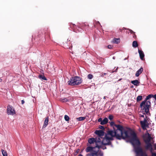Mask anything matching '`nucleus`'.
<instances>
[{
    "instance_id": "nucleus-37",
    "label": "nucleus",
    "mask_w": 156,
    "mask_h": 156,
    "mask_svg": "<svg viewBox=\"0 0 156 156\" xmlns=\"http://www.w3.org/2000/svg\"><path fill=\"white\" fill-rule=\"evenodd\" d=\"M102 119L101 118H99L98 120V121L99 122H100V123H101V122H102Z\"/></svg>"
},
{
    "instance_id": "nucleus-44",
    "label": "nucleus",
    "mask_w": 156,
    "mask_h": 156,
    "mask_svg": "<svg viewBox=\"0 0 156 156\" xmlns=\"http://www.w3.org/2000/svg\"><path fill=\"white\" fill-rule=\"evenodd\" d=\"M140 117L144 118V114L142 115H140Z\"/></svg>"
},
{
    "instance_id": "nucleus-53",
    "label": "nucleus",
    "mask_w": 156,
    "mask_h": 156,
    "mask_svg": "<svg viewBox=\"0 0 156 156\" xmlns=\"http://www.w3.org/2000/svg\"><path fill=\"white\" fill-rule=\"evenodd\" d=\"M2 80V79L0 78V82H1Z\"/></svg>"
},
{
    "instance_id": "nucleus-12",
    "label": "nucleus",
    "mask_w": 156,
    "mask_h": 156,
    "mask_svg": "<svg viewBox=\"0 0 156 156\" xmlns=\"http://www.w3.org/2000/svg\"><path fill=\"white\" fill-rule=\"evenodd\" d=\"M95 143L96 144V146H97V144H102V137H99L97 136V137H96L95 138Z\"/></svg>"
},
{
    "instance_id": "nucleus-47",
    "label": "nucleus",
    "mask_w": 156,
    "mask_h": 156,
    "mask_svg": "<svg viewBox=\"0 0 156 156\" xmlns=\"http://www.w3.org/2000/svg\"><path fill=\"white\" fill-rule=\"evenodd\" d=\"M118 68H116V69L114 71L115 72H116Z\"/></svg>"
},
{
    "instance_id": "nucleus-17",
    "label": "nucleus",
    "mask_w": 156,
    "mask_h": 156,
    "mask_svg": "<svg viewBox=\"0 0 156 156\" xmlns=\"http://www.w3.org/2000/svg\"><path fill=\"white\" fill-rule=\"evenodd\" d=\"M143 71V68L142 67H141L140 69H139L138 70H137L136 74L135 76L136 77H138L139 76V75L142 73V72Z\"/></svg>"
},
{
    "instance_id": "nucleus-30",
    "label": "nucleus",
    "mask_w": 156,
    "mask_h": 156,
    "mask_svg": "<svg viewBox=\"0 0 156 156\" xmlns=\"http://www.w3.org/2000/svg\"><path fill=\"white\" fill-rule=\"evenodd\" d=\"M142 97L141 96H138L136 98V101L138 102L142 100Z\"/></svg>"
},
{
    "instance_id": "nucleus-22",
    "label": "nucleus",
    "mask_w": 156,
    "mask_h": 156,
    "mask_svg": "<svg viewBox=\"0 0 156 156\" xmlns=\"http://www.w3.org/2000/svg\"><path fill=\"white\" fill-rule=\"evenodd\" d=\"M88 142L90 144H93L94 142L95 143V139L94 138H90L88 139Z\"/></svg>"
},
{
    "instance_id": "nucleus-43",
    "label": "nucleus",
    "mask_w": 156,
    "mask_h": 156,
    "mask_svg": "<svg viewBox=\"0 0 156 156\" xmlns=\"http://www.w3.org/2000/svg\"><path fill=\"white\" fill-rule=\"evenodd\" d=\"M25 102L24 100H22L21 101V103L22 104H23Z\"/></svg>"
},
{
    "instance_id": "nucleus-46",
    "label": "nucleus",
    "mask_w": 156,
    "mask_h": 156,
    "mask_svg": "<svg viewBox=\"0 0 156 156\" xmlns=\"http://www.w3.org/2000/svg\"><path fill=\"white\" fill-rule=\"evenodd\" d=\"M79 151H80V150H79V149H77V151H76V152H77V153H78V152H79Z\"/></svg>"
},
{
    "instance_id": "nucleus-2",
    "label": "nucleus",
    "mask_w": 156,
    "mask_h": 156,
    "mask_svg": "<svg viewBox=\"0 0 156 156\" xmlns=\"http://www.w3.org/2000/svg\"><path fill=\"white\" fill-rule=\"evenodd\" d=\"M82 81L81 78L76 76L71 78L68 82L69 85L73 86L79 85L82 83Z\"/></svg>"
},
{
    "instance_id": "nucleus-36",
    "label": "nucleus",
    "mask_w": 156,
    "mask_h": 156,
    "mask_svg": "<svg viewBox=\"0 0 156 156\" xmlns=\"http://www.w3.org/2000/svg\"><path fill=\"white\" fill-rule=\"evenodd\" d=\"M126 29L125 28L123 27L122 29H119V31L120 32H122V30H126Z\"/></svg>"
},
{
    "instance_id": "nucleus-49",
    "label": "nucleus",
    "mask_w": 156,
    "mask_h": 156,
    "mask_svg": "<svg viewBox=\"0 0 156 156\" xmlns=\"http://www.w3.org/2000/svg\"><path fill=\"white\" fill-rule=\"evenodd\" d=\"M70 49H71L72 48V46L71 47H69V48Z\"/></svg>"
},
{
    "instance_id": "nucleus-48",
    "label": "nucleus",
    "mask_w": 156,
    "mask_h": 156,
    "mask_svg": "<svg viewBox=\"0 0 156 156\" xmlns=\"http://www.w3.org/2000/svg\"><path fill=\"white\" fill-rule=\"evenodd\" d=\"M130 87L131 88H133V85H132V86H131Z\"/></svg>"
},
{
    "instance_id": "nucleus-3",
    "label": "nucleus",
    "mask_w": 156,
    "mask_h": 156,
    "mask_svg": "<svg viewBox=\"0 0 156 156\" xmlns=\"http://www.w3.org/2000/svg\"><path fill=\"white\" fill-rule=\"evenodd\" d=\"M69 25L72 28H75V27H76V28H77V27H76V26L74 24H73L72 23H69ZM88 27V25H87L85 23H84L83 24H82L81 25H80L79 26H78L77 27V30H78V31H75L76 32H82L83 31V28H84L85 27L87 28Z\"/></svg>"
},
{
    "instance_id": "nucleus-1",
    "label": "nucleus",
    "mask_w": 156,
    "mask_h": 156,
    "mask_svg": "<svg viewBox=\"0 0 156 156\" xmlns=\"http://www.w3.org/2000/svg\"><path fill=\"white\" fill-rule=\"evenodd\" d=\"M115 126L116 129H114V130H108L104 137L103 138L102 143L104 145H111L112 147V145L111 141L114 140V137H115L117 139L120 140L129 137L128 130L125 129L122 126Z\"/></svg>"
},
{
    "instance_id": "nucleus-23",
    "label": "nucleus",
    "mask_w": 156,
    "mask_h": 156,
    "mask_svg": "<svg viewBox=\"0 0 156 156\" xmlns=\"http://www.w3.org/2000/svg\"><path fill=\"white\" fill-rule=\"evenodd\" d=\"M120 39L119 38H114L113 41L112 42L114 43L118 44L120 42Z\"/></svg>"
},
{
    "instance_id": "nucleus-34",
    "label": "nucleus",
    "mask_w": 156,
    "mask_h": 156,
    "mask_svg": "<svg viewBox=\"0 0 156 156\" xmlns=\"http://www.w3.org/2000/svg\"><path fill=\"white\" fill-rule=\"evenodd\" d=\"M99 128L100 129H102V130L105 129L104 126H102L99 125Z\"/></svg>"
},
{
    "instance_id": "nucleus-33",
    "label": "nucleus",
    "mask_w": 156,
    "mask_h": 156,
    "mask_svg": "<svg viewBox=\"0 0 156 156\" xmlns=\"http://www.w3.org/2000/svg\"><path fill=\"white\" fill-rule=\"evenodd\" d=\"M113 116L112 115H110L109 116L108 118L110 120H112V119H113Z\"/></svg>"
},
{
    "instance_id": "nucleus-27",
    "label": "nucleus",
    "mask_w": 156,
    "mask_h": 156,
    "mask_svg": "<svg viewBox=\"0 0 156 156\" xmlns=\"http://www.w3.org/2000/svg\"><path fill=\"white\" fill-rule=\"evenodd\" d=\"M110 124L111 125V126H114L116 128V126H115L116 125H119V126H121V125H117V124H115L114 122H111L110 123ZM113 128H114V130H114V129H115L114 128V127H113Z\"/></svg>"
},
{
    "instance_id": "nucleus-50",
    "label": "nucleus",
    "mask_w": 156,
    "mask_h": 156,
    "mask_svg": "<svg viewBox=\"0 0 156 156\" xmlns=\"http://www.w3.org/2000/svg\"><path fill=\"white\" fill-rule=\"evenodd\" d=\"M79 156H83L81 154H80Z\"/></svg>"
},
{
    "instance_id": "nucleus-21",
    "label": "nucleus",
    "mask_w": 156,
    "mask_h": 156,
    "mask_svg": "<svg viewBox=\"0 0 156 156\" xmlns=\"http://www.w3.org/2000/svg\"><path fill=\"white\" fill-rule=\"evenodd\" d=\"M108 122V119L107 118H105L101 122L100 124L101 125H104L107 124Z\"/></svg>"
},
{
    "instance_id": "nucleus-26",
    "label": "nucleus",
    "mask_w": 156,
    "mask_h": 156,
    "mask_svg": "<svg viewBox=\"0 0 156 156\" xmlns=\"http://www.w3.org/2000/svg\"><path fill=\"white\" fill-rule=\"evenodd\" d=\"M1 151L3 156H8L7 152L3 149H1Z\"/></svg>"
},
{
    "instance_id": "nucleus-40",
    "label": "nucleus",
    "mask_w": 156,
    "mask_h": 156,
    "mask_svg": "<svg viewBox=\"0 0 156 156\" xmlns=\"http://www.w3.org/2000/svg\"><path fill=\"white\" fill-rule=\"evenodd\" d=\"M133 38H136V34H135V33H133Z\"/></svg>"
},
{
    "instance_id": "nucleus-11",
    "label": "nucleus",
    "mask_w": 156,
    "mask_h": 156,
    "mask_svg": "<svg viewBox=\"0 0 156 156\" xmlns=\"http://www.w3.org/2000/svg\"><path fill=\"white\" fill-rule=\"evenodd\" d=\"M147 135V138L146 139H144V141L145 143H151L150 142L151 139H152V138L151 136V134H149L148 133H147V134H145L144 136H143V138H145V136H146Z\"/></svg>"
},
{
    "instance_id": "nucleus-19",
    "label": "nucleus",
    "mask_w": 156,
    "mask_h": 156,
    "mask_svg": "<svg viewBox=\"0 0 156 156\" xmlns=\"http://www.w3.org/2000/svg\"><path fill=\"white\" fill-rule=\"evenodd\" d=\"M103 144H97V146H96V147H98V149L100 148L102 149L103 150L107 148Z\"/></svg>"
},
{
    "instance_id": "nucleus-10",
    "label": "nucleus",
    "mask_w": 156,
    "mask_h": 156,
    "mask_svg": "<svg viewBox=\"0 0 156 156\" xmlns=\"http://www.w3.org/2000/svg\"><path fill=\"white\" fill-rule=\"evenodd\" d=\"M91 156H103V153L101 151L99 150L98 149L97 151L91 153Z\"/></svg>"
},
{
    "instance_id": "nucleus-6",
    "label": "nucleus",
    "mask_w": 156,
    "mask_h": 156,
    "mask_svg": "<svg viewBox=\"0 0 156 156\" xmlns=\"http://www.w3.org/2000/svg\"><path fill=\"white\" fill-rule=\"evenodd\" d=\"M140 123L142 128L144 130L147 129L146 128L148 127L149 124L147 121V117L145 115V117L143 121H140Z\"/></svg>"
},
{
    "instance_id": "nucleus-28",
    "label": "nucleus",
    "mask_w": 156,
    "mask_h": 156,
    "mask_svg": "<svg viewBox=\"0 0 156 156\" xmlns=\"http://www.w3.org/2000/svg\"><path fill=\"white\" fill-rule=\"evenodd\" d=\"M60 100L62 102H66L68 101V100L66 98H62L60 99Z\"/></svg>"
},
{
    "instance_id": "nucleus-32",
    "label": "nucleus",
    "mask_w": 156,
    "mask_h": 156,
    "mask_svg": "<svg viewBox=\"0 0 156 156\" xmlns=\"http://www.w3.org/2000/svg\"><path fill=\"white\" fill-rule=\"evenodd\" d=\"M93 76L91 74H89L87 76V77L89 79H91L93 78Z\"/></svg>"
},
{
    "instance_id": "nucleus-29",
    "label": "nucleus",
    "mask_w": 156,
    "mask_h": 156,
    "mask_svg": "<svg viewBox=\"0 0 156 156\" xmlns=\"http://www.w3.org/2000/svg\"><path fill=\"white\" fill-rule=\"evenodd\" d=\"M85 119H86L85 117H80L76 118V119L78 120L79 121L83 120Z\"/></svg>"
},
{
    "instance_id": "nucleus-13",
    "label": "nucleus",
    "mask_w": 156,
    "mask_h": 156,
    "mask_svg": "<svg viewBox=\"0 0 156 156\" xmlns=\"http://www.w3.org/2000/svg\"><path fill=\"white\" fill-rule=\"evenodd\" d=\"M98 136L102 137L104 135V132L103 130H96L94 132Z\"/></svg>"
},
{
    "instance_id": "nucleus-42",
    "label": "nucleus",
    "mask_w": 156,
    "mask_h": 156,
    "mask_svg": "<svg viewBox=\"0 0 156 156\" xmlns=\"http://www.w3.org/2000/svg\"><path fill=\"white\" fill-rule=\"evenodd\" d=\"M64 44L63 45L65 46H66V44H67V43H66V41H65L64 42H63Z\"/></svg>"
},
{
    "instance_id": "nucleus-31",
    "label": "nucleus",
    "mask_w": 156,
    "mask_h": 156,
    "mask_svg": "<svg viewBox=\"0 0 156 156\" xmlns=\"http://www.w3.org/2000/svg\"><path fill=\"white\" fill-rule=\"evenodd\" d=\"M64 119L65 120L67 121H69V116L66 115H65Z\"/></svg>"
},
{
    "instance_id": "nucleus-52",
    "label": "nucleus",
    "mask_w": 156,
    "mask_h": 156,
    "mask_svg": "<svg viewBox=\"0 0 156 156\" xmlns=\"http://www.w3.org/2000/svg\"><path fill=\"white\" fill-rule=\"evenodd\" d=\"M67 41H70V40H69V39H67Z\"/></svg>"
},
{
    "instance_id": "nucleus-9",
    "label": "nucleus",
    "mask_w": 156,
    "mask_h": 156,
    "mask_svg": "<svg viewBox=\"0 0 156 156\" xmlns=\"http://www.w3.org/2000/svg\"><path fill=\"white\" fill-rule=\"evenodd\" d=\"M152 97H154L156 101V94H155L154 95H153V94H149L147 96L145 100L143 101L140 104V108H142L144 105L146 103V102L147 101V100Z\"/></svg>"
},
{
    "instance_id": "nucleus-39",
    "label": "nucleus",
    "mask_w": 156,
    "mask_h": 156,
    "mask_svg": "<svg viewBox=\"0 0 156 156\" xmlns=\"http://www.w3.org/2000/svg\"><path fill=\"white\" fill-rule=\"evenodd\" d=\"M129 30L131 34H133V33H134L133 30H131L130 29H129Z\"/></svg>"
},
{
    "instance_id": "nucleus-7",
    "label": "nucleus",
    "mask_w": 156,
    "mask_h": 156,
    "mask_svg": "<svg viewBox=\"0 0 156 156\" xmlns=\"http://www.w3.org/2000/svg\"><path fill=\"white\" fill-rule=\"evenodd\" d=\"M151 106V102L149 101H147L146 102L145 104H144L142 108H143L144 110V112L147 114L149 113V108Z\"/></svg>"
},
{
    "instance_id": "nucleus-25",
    "label": "nucleus",
    "mask_w": 156,
    "mask_h": 156,
    "mask_svg": "<svg viewBox=\"0 0 156 156\" xmlns=\"http://www.w3.org/2000/svg\"><path fill=\"white\" fill-rule=\"evenodd\" d=\"M38 77L40 79H41L43 80H47L46 78L45 77V76H44V75H39L38 76Z\"/></svg>"
},
{
    "instance_id": "nucleus-51",
    "label": "nucleus",
    "mask_w": 156,
    "mask_h": 156,
    "mask_svg": "<svg viewBox=\"0 0 156 156\" xmlns=\"http://www.w3.org/2000/svg\"><path fill=\"white\" fill-rule=\"evenodd\" d=\"M122 80V79H119V80H118V81H120V80Z\"/></svg>"
},
{
    "instance_id": "nucleus-20",
    "label": "nucleus",
    "mask_w": 156,
    "mask_h": 156,
    "mask_svg": "<svg viewBox=\"0 0 156 156\" xmlns=\"http://www.w3.org/2000/svg\"><path fill=\"white\" fill-rule=\"evenodd\" d=\"M131 83L135 86H138L139 85L140 82L137 80H136L132 81Z\"/></svg>"
},
{
    "instance_id": "nucleus-8",
    "label": "nucleus",
    "mask_w": 156,
    "mask_h": 156,
    "mask_svg": "<svg viewBox=\"0 0 156 156\" xmlns=\"http://www.w3.org/2000/svg\"><path fill=\"white\" fill-rule=\"evenodd\" d=\"M7 113L8 115H13L16 114L14 108L11 106L8 105L7 107Z\"/></svg>"
},
{
    "instance_id": "nucleus-41",
    "label": "nucleus",
    "mask_w": 156,
    "mask_h": 156,
    "mask_svg": "<svg viewBox=\"0 0 156 156\" xmlns=\"http://www.w3.org/2000/svg\"><path fill=\"white\" fill-rule=\"evenodd\" d=\"M152 156H156V153H152Z\"/></svg>"
},
{
    "instance_id": "nucleus-5",
    "label": "nucleus",
    "mask_w": 156,
    "mask_h": 156,
    "mask_svg": "<svg viewBox=\"0 0 156 156\" xmlns=\"http://www.w3.org/2000/svg\"><path fill=\"white\" fill-rule=\"evenodd\" d=\"M134 149L136 153L140 156H148L147 154L145 151H144L142 149L140 146L134 147Z\"/></svg>"
},
{
    "instance_id": "nucleus-15",
    "label": "nucleus",
    "mask_w": 156,
    "mask_h": 156,
    "mask_svg": "<svg viewBox=\"0 0 156 156\" xmlns=\"http://www.w3.org/2000/svg\"><path fill=\"white\" fill-rule=\"evenodd\" d=\"M138 52L139 54L140 58L142 60H143L144 58V54L142 51L138 49Z\"/></svg>"
},
{
    "instance_id": "nucleus-38",
    "label": "nucleus",
    "mask_w": 156,
    "mask_h": 156,
    "mask_svg": "<svg viewBox=\"0 0 156 156\" xmlns=\"http://www.w3.org/2000/svg\"><path fill=\"white\" fill-rule=\"evenodd\" d=\"M108 48L109 49H111L112 48V46L111 45H109L108 46Z\"/></svg>"
},
{
    "instance_id": "nucleus-24",
    "label": "nucleus",
    "mask_w": 156,
    "mask_h": 156,
    "mask_svg": "<svg viewBox=\"0 0 156 156\" xmlns=\"http://www.w3.org/2000/svg\"><path fill=\"white\" fill-rule=\"evenodd\" d=\"M133 47L134 48H136L138 46V44L137 41H134L133 42Z\"/></svg>"
},
{
    "instance_id": "nucleus-35",
    "label": "nucleus",
    "mask_w": 156,
    "mask_h": 156,
    "mask_svg": "<svg viewBox=\"0 0 156 156\" xmlns=\"http://www.w3.org/2000/svg\"><path fill=\"white\" fill-rule=\"evenodd\" d=\"M107 74V73H101V77H103L106 74Z\"/></svg>"
},
{
    "instance_id": "nucleus-16",
    "label": "nucleus",
    "mask_w": 156,
    "mask_h": 156,
    "mask_svg": "<svg viewBox=\"0 0 156 156\" xmlns=\"http://www.w3.org/2000/svg\"><path fill=\"white\" fill-rule=\"evenodd\" d=\"M96 147H88L86 149V151L87 152H89L91 151H92V152H94L95 151H94V149Z\"/></svg>"
},
{
    "instance_id": "nucleus-18",
    "label": "nucleus",
    "mask_w": 156,
    "mask_h": 156,
    "mask_svg": "<svg viewBox=\"0 0 156 156\" xmlns=\"http://www.w3.org/2000/svg\"><path fill=\"white\" fill-rule=\"evenodd\" d=\"M48 119L49 118L48 116H47L46 118L44 121V123L43 126V128H44L46 127L48 125Z\"/></svg>"
},
{
    "instance_id": "nucleus-45",
    "label": "nucleus",
    "mask_w": 156,
    "mask_h": 156,
    "mask_svg": "<svg viewBox=\"0 0 156 156\" xmlns=\"http://www.w3.org/2000/svg\"><path fill=\"white\" fill-rule=\"evenodd\" d=\"M154 149L155 150H156V144H154Z\"/></svg>"
},
{
    "instance_id": "nucleus-4",
    "label": "nucleus",
    "mask_w": 156,
    "mask_h": 156,
    "mask_svg": "<svg viewBox=\"0 0 156 156\" xmlns=\"http://www.w3.org/2000/svg\"><path fill=\"white\" fill-rule=\"evenodd\" d=\"M132 137L131 139V141L132 144L134 146H140L141 145V142L137 138L136 134L134 133L132 134Z\"/></svg>"
},
{
    "instance_id": "nucleus-14",
    "label": "nucleus",
    "mask_w": 156,
    "mask_h": 156,
    "mask_svg": "<svg viewBox=\"0 0 156 156\" xmlns=\"http://www.w3.org/2000/svg\"><path fill=\"white\" fill-rule=\"evenodd\" d=\"M145 144H146V145L145 146L146 149L148 150L149 149H150V151L151 152H152L153 150L152 144L151 143H147Z\"/></svg>"
}]
</instances>
